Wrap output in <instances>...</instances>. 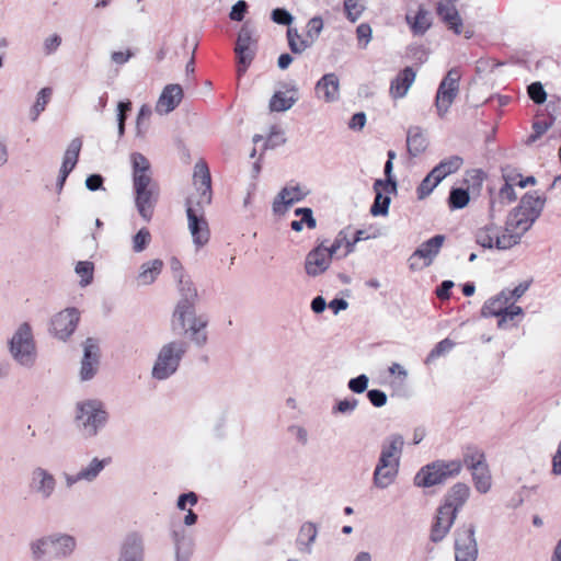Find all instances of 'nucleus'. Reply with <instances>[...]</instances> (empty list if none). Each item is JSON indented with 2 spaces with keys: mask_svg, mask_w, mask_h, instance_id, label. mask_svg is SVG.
<instances>
[{
  "mask_svg": "<svg viewBox=\"0 0 561 561\" xmlns=\"http://www.w3.org/2000/svg\"><path fill=\"white\" fill-rule=\"evenodd\" d=\"M135 206L140 217L149 222L159 199L160 190L152 179L149 160L139 152L130 154Z\"/></svg>",
  "mask_w": 561,
  "mask_h": 561,
  "instance_id": "nucleus-1",
  "label": "nucleus"
},
{
  "mask_svg": "<svg viewBox=\"0 0 561 561\" xmlns=\"http://www.w3.org/2000/svg\"><path fill=\"white\" fill-rule=\"evenodd\" d=\"M76 548V538L66 533H51L28 543L32 561L66 560L72 556Z\"/></svg>",
  "mask_w": 561,
  "mask_h": 561,
  "instance_id": "nucleus-2",
  "label": "nucleus"
},
{
  "mask_svg": "<svg viewBox=\"0 0 561 561\" xmlns=\"http://www.w3.org/2000/svg\"><path fill=\"white\" fill-rule=\"evenodd\" d=\"M8 348L12 359L21 367L31 369L37 360V346L33 328L28 322L18 325L8 341Z\"/></svg>",
  "mask_w": 561,
  "mask_h": 561,
  "instance_id": "nucleus-3",
  "label": "nucleus"
},
{
  "mask_svg": "<svg viewBox=\"0 0 561 561\" xmlns=\"http://www.w3.org/2000/svg\"><path fill=\"white\" fill-rule=\"evenodd\" d=\"M76 425L84 437H94L107 421V412L99 400H87L76 405Z\"/></svg>",
  "mask_w": 561,
  "mask_h": 561,
  "instance_id": "nucleus-4",
  "label": "nucleus"
},
{
  "mask_svg": "<svg viewBox=\"0 0 561 561\" xmlns=\"http://www.w3.org/2000/svg\"><path fill=\"white\" fill-rule=\"evenodd\" d=\"M188 344L182 340L168 342L158 352L151 375L157 380H165L174 375L186 354Z\"/></svg>",
  "mask_w": 561,
  "mask_h": 561,
  "instance_id": "nucleus-5",
  "label": "nucleus"
},
{
  "mask_svg": "<svg viewBox=\"0 0 561 561\" xmlns=\"http://www.w3.org/2000/svg\"><path fill=\"white\" fill-rule=\"evenodd\" d=\"M460 460H436L422 467L414 477V485L431 488L443 484L448 479L458 476L461 471Z\"/></svg>",
  "mask_w": 561,
  "mask_h": 561,
  "instance_id": "nucleus-6",
  "label": "nucleus"
},
{
  "mask_svg": "<svg viewBox=\"0 0 561 561\" xmlns=\"http://www.w3.org/2000/svg\"><path fill=\"white\" fill-rule=\"evenodd\" d=\"M536 218L528 216L520 209L514 208L505 222V231L497 239V249L507 250L519 243L522 236L529 230Z\"/></svg>",
  "mask_w": 561,
  "mask_h": 561,
  "instance_id": "nucleus-7",
  "label": "nucleus"
},
{
  "mask_svg": "<svg viewBox=\"0 0 561 561\" xmlns=\"http://www.w3.org/2000/svg\"><path fill=\"white\" fill-rule=\"evenodd\" d=\"M179 290L182 298L176 304L172 316V329H183L185 327V318L193 313L194 302L197 297V290L188 278L182 275L179 278Z\"/></svg>",
  "mask_w": 561,
  "mask_h": 561,
  "instance_id": "nucleus-8",
  "label": "nucleus"
},
{
  "mask_svg": "<svg viewBox=\"0 0 561 561\" xmlns=\"http://www.w3.org/2000/svg\"><path fill=\"white\" fill-rule=\"evenodd\" d=\"M455 561H477L476 526L465 524L455 530Z\"/></svg>",
  "mask_w": 561,
  "mask_h": 561,
  "instance_id": "nucleus-9",
  "label": "nucleus"
},
{
  "mask_svg": "<svg viewBox=\"0 0 561 561\" xmlns=\"http://www.w3.org/2000/svg\"><path fill=\"white\" fill-rule=\"evenodd\" d=\"M57 480L46 468L34 467L30 472L28 490L42 501L49 500L56 492Z\"/></svg>",
  "mask_w": 561,
  "mask_h": 561,
  "instance_id": "nucleus-10",
  "label": "nucleus"
},
{
  "mask_svg": "<svg viewBox=\"0 0 561 561\" xmlns=\"http://www.w3.org/2000/svg\"><path fill=\"white\" fill-rule=\"evenodd\" d=\"M459 79V71L453 68L447 72L446 77L439 83L436 93L435 105L437 108V113L440 117L447 113L448 108L450 107V105L453 104L454 100L458 94Z\"/></svg>",
  "mask_w": 561,
  "mask_h": 561,
  "instance_id": "nucleus-11",
  "label": "nucleus"
},
{
  "mask_svg": "<svg viewBox=\"0 0 561 561\" xmlns=\"http://www.w3.org/2000/svg\"><path fill=\"white\" fill-rule=\"evenodd\" d=\"M445 237L436 234L430 240L423 242L409 257V266L412 271L422 270L432 264L433 260L438 254Z\"/></svg>",
  "mask_w": 561,
  "mask_h": 561,
  "instance_id": "nucleus-12",
  "label": "nucleus"
},
{
  "mask_svg": "<svg viewBox=\"0 0 561 561\" xmlns=\"http://www.w3.org/2000/svg\"><path fill=\"white\" fill-rule=\"evenodd\" d=\"M255 41L253 39V30L249 23H244L238 34L234 51L237 54L239 64L243 67L238 68V73L241 76L251 64L254 57Z\"/></svg>",
  "mask_w": 561,
  "mask_h": 561,
  "instance_id": "nucleus-13",
  "label": "nucleus"
},
{
  "mask_svg": "<svg viewBox=\"0 0 561 561\" xmlns=\"http://www.w3.org/2000/svg\"><path fill=\"white\" fill-rule=\"evenodd\" d=\"M80 319L76 308H67L51 319V333L59 340L66 341L76 330Z\"/></svg>",
  "mask_w": 561,
  "mask_h": 561,
  "instance_id": "nucleus-14",
  "label": "nucleus"
},
{
  "mask_svg": "<svg viewBox=\"0 0 561 561\" xmlns=\"http://www.w3.org/2000/svg\"><path fill=\"white\" fill-rule=\"evenodd\" d=\"M400 461L397 458H387L380 455L374 470L373 481L376 488L386 489L392 484L398 476Z\"/></svg>",
  "mask_w": 561,
  "mask_h": 561,
  "instance_id": "nucleus-15",
  "label": "nucleus"
},
{
  "mask_svg": "<svg viewBox=\"0 0 561 561\" xmlns=\"http://www.w3.org/2000/svg\"><path fill=\"white\" fill-rule=\"evenodd\" d=\"M193 182L198 193L196 204L201 207L211 202V178L205 161L196 162L194 167Z\"/></svg>",
  "mask_w": 561,
  "mask_h": 561,
  "instance_id": "nucleus-16",
  "label": "nucleus"
},
{
  "mask_svg": "<svg viewBox=\"0 0 561 561\" xmlns=\"http://www.w3.org/2000/svg\"><path fill=\"white\" fill-rule=\"evenodd\" d=\"M208 325V318L206 316H196L195 308L192 314L185 318V327L182 329L188 335L190 340L197 346L203 347L208 341L206 327Z\"/></svg>",
  "mask_w": 561,
  "mask_h": 561,
  "instance_id": "nucleus-17",
  "label": "nucleus"
},
{
  "mask_svg": "<svg viewBox=\"0 0 561 561\" xmlns=\"http://www.w3.org/2000/svg\"><path fill=\"white\" fill-rule=\"evenodd\" d=\"M192 199L187 201V220L188 229L193 238V242L197 248L205 245L209 240L208 224L203 217L198 215L192 207Z\"/></svg>",
  "mask_w": 561,
  "mask_h": 561,
  "instance_id": "nucleus-18",
  "label": "nucleus"
},
{
  "mask_svg": "<svg viewBox=\"0 0 561 561\" xmlns=\"http://www.w3.org/2000/svg\"><path fill=\"white\" fill-rule=\"evenodd\" d=\"M331 260L332 257L328 253L324 242H321L307 254L305 261L306 273L312 277L324 273L329 268Z\"/></svg>",
  "mask_w": 561,
  "mask_h": 561,
  "instance_id": "nucleus-19",
  "label": "nucleus"
},
{
  "mask_svg": "<svg viewBox=\"0 0 561 561\" xmlns=\"http://www.w3.org/2000/svg\"><path fill=\"white\" fill-rule=\"evenodd\" d=\"M456 517L457 513H455V508H450V505L439 506L431 529V540L433 542L442 541L449 533Z\"/></svg>",
  "mask_w": 561,
  "mask_h": 561,
  "instance_id": "nucleus-20",
  "label": "nucleus"
},
{
  "mask_svg": "<svg viewBox=\"0 0 561 561\" xmlns=\"http://www.w3.org/2000/svg\"><path fill=\"white\" fill-rule=\"evenodd\" d=\"M308 192L299 185L285 186L273 202V211L283 215L295 203L302 201Z\"/></svg>",
  "mask_w": 561,
  "mask_h": 561,
  "instance_id": "nucleus-21",
  "label": "nucleus"
},
{
  "mask_svg": "<svg viewBox=\"0 0 561 561\" xmlns=\"http://www.w3.org/2000/svg\"><path fill=\"white\" fill-rule=\"evenodd\" d=\"M118 561H145L144 538L137 533L126 536Z\"/></svg>",
  "mask_w": 561,
  "mask_h": 561,
  "instance_id": "nucleus-22",
  "label": "nucleus"
},
{
  "mask_svg": "<svg viewBox=\"0 0 561 561\" xmlns=\"http://www.w3.org/2000/svg\"><path fill=\"white\" fill-rule=\"evenodd\" d=\"M183 99V90L180 84H168L164 87L156 104V112L160 115L174 111Z\"/></svg>",
  "mask_w": 561,
  "mask_h": 561,
  "instance_id": "nucleus-23",
  "label": "nucleus"
},
{
  "mask_svg": "<svg viewBox=\"0 0 561 561\" xmlns=\"http://www.w3.org/2000/svg\"><path fill=\"white\" fill-rule=\"evenodd\" d=\"M316 95L327 103L334 102L340 96V80L333 72L324 75L316 84Z\"/></svg>",
  "mask_w": 561,
  "mask_h": 561,
  "instance_id": "nucleus-24",
  "label": "nucleus"
},
{
  "mask_svg": "<svg viewBox=\"0 0 561 561\" xmlns=\"http://www.w3.org/2000/svg\"><path fill=\"white\" fill-rule=\"evenodd\" d=\"M415 80V72L411 67L404 68L401 72L398 73V76L391 81L390 84V95L393 99H401L403 98L409 89L411 88L412 83Z\"/></svg>",
  "mask_w": 561,
  "mask_h": 561,
  "instance_id": "nucleus-25",
  "label": "nucleus"
},
{
  "mask_svg": "<svg viewBox=\"0 0 561 561\" xmlns=\"http://www.w3.org/2000/svg\"><path fill=\"white\" fill-rule=\"evenodd\" d=\"M164 263L160 259H154L142 263L136 277L139 286L151 285L161 274Z\"/></svg>",
  "mask_w": 561,
  "mask_h": 561,
  "instance_id": "nucleus-26",
  "label": "nucleus"
},
{
  "mask_svg": "<svg viewBox=\"0 0 561 561\" xmlns=\"http://www.w3.org/2000/svg\"><path fill=\"white\" fill-rule=\"evenodd\" d=\"M407 148L411 157H417L427 148V138L419 126L408 129Z\"/></svg>",
  "mask_w": 561,
  "mask_h": 561,
  "instance_id": "nucleus-27",
  "label": "nucleus"
},
{
  "mask_svg": "<svg viewBox=\"0 0 561 561\" xmlns=\"http://www.w3.org/2000/svg\"><path fill=\"white\" fill-rule=\"evenodd\" d=\"M298 101L297 88L293 87L287 92H275L270 100V110L272 112H285Z\"/></svg>",
  "mask_w": 561,
  "mask_h": 561,
  "instance_id": "nucleus-28",
  "label": "nucleus"
},
{
  "mask_svg": "<svg viewBox=\"0 0 561 561\" xmlns=\"http://www.w3.org/2000/svg\"><path fill=\"white\" fill-rule=\"evenodd\" d=\"M511 302V297L506 290H502L495 297L489 299L482 307L481 313L483 317H497L502 318L506 305Z\"/></svg>",
  "mask_w": 561,
  "mask_h": 561,
  "instance_id": "nucleus-29",
  "label": "nucleus"
},
{
  "mask_svg": "<svg viewBox=\"0 0 561 561\" xmlns=\"http://www.w3.org/2000/svg\"><path fill=\"white\" fill-rule=\"evenodd\" d=\"M470 495V489L466 483H456L446 495L445 503L443 505H450V508H455V513L467 502Z\"/></svg>",
  "mask_w": 561,
  "mask_h": 561,
  "instance_id": "nucleus-30",
  "label": "nucleus"
},
{
  "mask_svg": "<svg viewBox=\"0 0 561 561\" xmlns=\"http://www.w3.org/2000/svg\"><path fill=\"white\" fill-rule=\"evenodd\" d=\"M318 529L313 523H305L299 530L297 538V548L300 552L310 554L312 543L316 541Z\"/></svg>",
  "mask_w": 561,
  "mask_h": 561,
  "instance_id": "nucleus-31",
  "label": "nucleus"
},
{
  "mask_svg": "<svg viewBox=\"0 0 561 561\" xmlns=\"http://www.w3.org/2000/svg\"><path fill=\"white\" fill-rule=\"evenodd\" d=\"M437 13L442 20L449 25V28H451L455 34L459 35L461 33L462 21L457 9L453 4L438 3Z\"/></svg>",
  "mask_w": 561,
  "mask_h": 561,
  "instance_id": "nucleus-32",
  "label": "nucleus"
},
{
  "mask_svg": "<svg viewBox=\"0 0 561 561\" xmlns=\"http://www.w3.org/2000/svg\"><path fill=\"white\" fill-rule=\"evenodd\" d=\"M172 539L175 546L176 560L186 561L192 552V541L187 538L185 529H173Z\"/></svg>",
  "mask_w": 561,
  "mask_h": 561,
  "instance_id": "nucleus-33",
  "label": "nucleus"
},
{
  "mask_svg": "<svg viewBox=\"0 0 561 561\" xmlns=\"http://www.w3.org/2000/svg\"><path fill=\"white\" fill-rule=\"evenodd\" d=\"M500 238H502V234H500L499 228L493 224L486 225L476 233L477 243L486 249L494 247L497 249V239Z\"/></svg>",
  "mask_w": 561,
  "mask_h": 561,
  "instance_id": "nucleus-34",
  "label": "nucleus"
},
{
  "mask_svg": "<svg viewBox=\"0 0 561 561\" xmlns=\"http://www.w3.org/2000/svg\"><path fill=\"white\" fill-rule=\"evenodd\" d=\"M471 472L477 491L483 494L489 492L491 489V473L488 463H476Z\"/></svg>",
  "mask_w": 561,
  "mask_h": 561,
  "instance_id": "nucleus-35",
  "label": "nucleus"
},
{
  "mask_svg": "<svg viewBox=\"0 0 561 561\" xmlns=\"http://www.w3.org/2000/svg\"><path fill=\"white\" fill-rule=\"evenodd\" d=\"M405 20L411 26L412 32L417 35L424 34L431 26L430 13L423 7L419 8L417 13L413 18L407 14Z\"/></svg>",
  "mask_w": 561,
  "mask_h": 561,
  "instance_id": "nucleus-36",
  "label": "nucleus"
},
{
  "mask_svg": "<svg viewBox=\"0 0 561 561\" xmlns=\"http://www.w3.org/2000/svg\"><path fill=\"white\" fill-rule=\"evenodd\" d=\"M404 445L403 436L400 434H392L381 446L380 455H385L387 458H397L400 461L402 449Z\"/></svg>",
  "mask_w": 561,
  "mask_h": 561,
  "instance_id": "nucleus-37",
  "label": "nucleus"
},
{
  "mask_svg": "<svg viewBox=\"0 0 561 561\" xmlns=\"http://www.w3.org/2000/svg\"><path fill=\"white\" fill-rule=\"evenodd\" d=\"M82 147V140L80 138H73L64 156L62 164L60 170L70 173L79 159V153Z\"/></svg>",
  "mask_w": 561,
  "mask_h": 561,
  "instance_id": "nucleus-38",
  "label": "nucleus"
},
{
  "mask_svg": "<svg viewBox=\"0 0 561 561\" xmlns=\"http://www.w3.org/2000/svg\"><path fill=\"white\" fill-rule=\"evenodd\" d=\"M542 207L543 201L538 195L525 194L520 201V204L516 208L537 219Z\"/></svg>",
  "mask_w": 561,
  "mask_h": 561,
  "instance_id": "nucleus-39",
  "label": "nucleus"
},
{
  "mask_svg": "<svg viewBox=\"0 0 561 561\" xmlns=\"http://www.w3.org/2000/svg\"><path fill=\"white\" fill-rule=\"evenodd\" d=\"M516 198L517 195L514 186H511L510 184H503L497 193V197L491 201V216H493L497 204L504 206L506 204L513 203L514 201H516Z\"/></svg>",
  "mask_w": 561,
  "mask_h": 561,
  "instance_id": "nucleus-40",
  "label": "nucleus"
},
{
  "mask_svg": "<svg viewBox=\"0 0 561 561\" xmlns=\"http://www.w3.org/2000/svg\"><path fill=\"white\" fill-rule=\"evenodd\" d=\"M53 90L50 88H43L37 93L36 101L30 111V118L32 122H36L39 114L45 110L47 103L50 100Z\"/></svg>",
  "mask_w": 561,
  "mask_h": 561,
  "instance_id": "nucleus-41",
  "label": "nucleus"
},
{
  "mask_svg": "<svg viewBox=\"0 0 561 561\" xmlns=\"http://www.w3.org/2000/svg\"><path fill=\"white\" fill-rule=\"evenodd\" d=\"M556 117L550 114H539L533 124L534 134L529 137L530 141H535L543 135L554 123Z\"/></svg>",
  "mask_w": 561,
  "mask_h": 561,
  "instance_id": "nucleus-42",
  "label": "nucleus"
},
{
  "mask_svg": "<svg viewBox=\"0 0 561 561\" xmlns=\"http://www.w3.org/2000/svg\"><path fill=\"white\" fill-rule=\"evenodd\" d=\"M374 191L376 196L370 213L374 216H385L388 214L391 199L388 195L382 194V191H385L382 187L374 188Z\"/></svg>",
  "mask_w": 561,
  "mask_h": 561,
  "instance_id": "nucleus-43",
  "label": "nucleus"
},
{
  "mask_svg": "<svg viewBox=\"0 0 561 561\" xmlns=\"http://www.w3.org/2000/svg\"><path fill=\"white\" fill-rule=\"evenodd\" d=\"M392 169L393 163L391 161H387L385 164V175L386 180L378 179L374 183V188L382 187L387 193H396L397 192V181L392 178Z\"/></svg>",
  "mask_w": 561,
  "mask_h": 561,
  "instance_id": "nucleus-44",
  "label": "nucleus"
},
{
  "mask_svg": "<svg viewBox=\"0 0 561 561\" xmlns=\"http://www.w3.org/2000/svg\"><path fill=\"white\" fill-rule=\"evenodd\" d=\"M107 460L93 458L90 463L82 468L79 472L84 481L91 482L96 479L100 472L105 468Z\"/></svg>",
  "mask_w": 561,
  "mask_h": 561,
  "instance_id": "nucleus-45",
  "label": "nucleus"
},
{
  "mask_svg": "<svg viewBox=\"0 0 561 561\" xmlns=\"http://www.w3.org/2000/svg\"><path fill=\"white\" fill-rule=\"evenodd\" d=\"M287 38L289 48L294 54H301L310 46L308 39H302L296 28L289 27L287 30Z\"/></svg>",
  "mask_w": 561,
  "mask_h": 561,
  "instance_id": "nucleus-46",
  "label": "nucleus"
},
{
  "mask_svg": "<svg viewBox=\"0 0 561 561\" xmlns=\"http://www.w3.org/2000/svg\"><path fill=\"white\" fill-rule=\"evenodd\" d=\"M470 201L469 193L463 188H453L449 194L448 203L451 209H461Z\"/></svg>",
  "mask_w": 561,
  "mask_h": 561,
  "instance_id": "nucleus-47",
  "label": "nucleus"
},
{
  "mask_svg": "<svg viewBox=\"0 0 561 561\" xmlns=\"http://www.w3.org/2000/svg\"><path fill=\"white\" fill-rule=\"evenodd\" d=\"M82 360L100 364V347L98 342L92 337H88L83 343Z\"/></svg>",
  "mask_w": 561,
  "mask_h": 561,
  "instance_id": "nucleus-48",
  "label": "nucleus"
},
{
  "mask_svg": "<svg viewBox=\"0 0 561 561\" xmlns=\"http://www.w3.org/2000/svg\"><path fill=\"white\" fill-rule=\"evenodd\" d=\"M454 346H455V343L450 339L442 340L428 353V355H427V357L425 359V364L428 365V364L433 363L436 358H438V357L447 354L449 351H451Z\"/></svg>",
  "mask_w": 561,
  "mask_h": 561,
  "instance_id": "nucleus-49",
  "label": "nucleus"
},
{
  "mask_svg": "<svg viewBox=\"0 0 561 561\" xmlns=\"http://www.w3.org/2000/svg\"><path fill=\"white\" fill-rule=\"evenodd\" d=\"M93 263L89 261H80L76 265V273L81 277L80 285L82 287L89 285L93 279Z\"/></svg>",
  "mask_w": 561,
  "mask_h": 561,
  "instance_id": "nucleus-50",
  "label": "nucleus"
},
{
  "mask_svg": "<svg viewBox=\"0 0 561 561\" xmlns=\"http://www.w3.org/2000/svg\"><path fill=\"white\" fill-rule=\"evenodd\" d=\"M151 241L150 231L147 228H141L134 237H133V251L136 253H140L147 249Z\"/></svg>",
  "mask_w": 561,
  "mask_h": 561,
  "instance_id": "nucleus-51",
  "label": "nucleus"
},
{
  "mask_svg": "<svg viewBox=\"0 0 561 561\" xmlns=\"http://www.w3.org/2000/svg\"><path fill=\"white\" fill-rule=\"evenodd\" d=\"M344 9L347 19L354 23L360 18L364 5L359 3V0H344Z\"/></svg>",
  "mask_w": 561,
  "mask_h": 561,
  "instance_id": "nucleus-52",
  "label": "nucleus"
},
{
  "mask_svg": "<svg viewBox=\"0 0 561 561\" xmlns=\"http://www.w3.org/2000/svg\"><path fill=\"white\" fill-rule=\"evenodd\" d=\"M322 28H323V21L320 16H314L309 20V22L307 24L306 37L310 39V41H308L310 43V45L318 38Z\"/></svg>",
  "mask_w": 561,
  "mask_h": 561,
  "instance_id": "nucleus-53",
  "label": "nucleus"
},
{
  "mask_svg": "<svg viewBox=\"0 0 561 561\" xmlns=\"http://www.w3.org/2000/svg\"><path fill=\"white\" fill-rule=\"evenodd\" d=\"M150 116H151L150 106L144 104L139 110L137 121H136L137 135H144L146 133Z\"/></svg>",
  "mask_w": 561,
  "mask_h": 561,
  "instance_id": "nucleus-54",
  "label": "nucleus"
},
{
  "mask_svg": "<svg viewBox=\"0 0 561 561\" xmlns=\"http://www.w3.org/2000/svg\"><path fill=\"white\" fill-rule=\"evenodd\" d=\"M462 158H460L459 156H451L447 159H444L442 160L438 165L439 168H442L444 170V172H446V175H450L455 172H457L460 167L462 165Z\"/></svg>",
  "mask_w": 561,
  "mask_h": 561,
  "instance_id": "nucleus-55",
  "label": "nucleus"
},
{
  "mask_svg": "<svg viewBox=\"0 0 561 561\" xmlns=\"http://www.w3.org/2000/svg\"><path fill=\"white\" fill-rule=\"evenodd\" d=\"M463 462L470 470L474 468L476 463H486L484 454L477 448L468 449L463 456Z\"/></svg>",
  "mask_w": 561,
  "mask_h": 561,
  "instance_id": "nucleus-56",
  "label": "nucleus"
},
{
  "mask_svg": "<svg viewBox=\"0 0 561 561\" xmlns=\"http://www.w3.org/2000/svg\"><path fill=\"white\" fill-rule=\"evenodd\" d=\"M61 36L58 34H51L46 37L43 42V54L45 56H50L55 54L61 45Z\"/></svg>",
  "mask_w": 561,
  "mask_h": 561,
  "instance_id": "nucleus-57",
  "label": "nucleus"
},
{
  "mask_svg": "<svg viewBox=\"0 0 561 561\" xmlns=\"http://www.w3.org/2000/svg\"><path fill=\"white\" fill-rule=\"evenodd\" d=\"M527 92L529 98L536 103V104H542L547 99V93L540 82H533L528 85Z\"/></svg>",
  "mask_w": 561,
  "mask_h": 561,
  "instance_id": "nucleus-58",
  "label": "nucleus"
},
{
  "mask_svg": "<svg viewBox=\"0 0 561 561\" xmlns=\"http://www.w3.org/2000/svg\"><path fill=\"white\" fill-rule=\"evenodd\" d=\"M437 185L438 184L435 183L434 179L430 178V174H427L416 188L417 198H426Z\"/></svg>",
  "mask_w": 561,
  "mask_h": 561,
  "instance_id": "nucleus-59",
  "label": "nucleus"
},
{
  "mask_svg": "<svg viewBox=\"0 0 561 561\" xmlns=\"http://www.w3.org/2000/svg\"><path fill=\"white\" fill-rule=\"evenodd\" d=\"M502 178L504 184H510L511 186H519L522 184V174L518 173L515 169L511 167H505L502 169Z\"/></svg>",
  "mask_w": 561,
  "mask_h": 561,
  "instance_id": "nucleus-60",
  "label": "nucleus"
},
{
  "mask_svg": "<svg viewBox=\"0 0 561 561\" xmlns=\"http://www.w3.org/2000/svg\"><path fill=\"white\" fill-rule=\"evenodd\" d=\"M358 405V401L356 399H344L339 401L332 409V413H341L347 414L352 413Z\"/></svg>",
  "mask_w": 561,
  "mask_h": 561,
  "instance_id": "nucleus-61",
  "label": "nucleus"
},
{
  "mask_svg": "<svg viewBox=\"0 0 561 561\" xmlns=\"http://www.w3.org/2000/svg\"><path fill=\"white\" fill-rule=\"evenodd\" d=\"M519 314H523V309L519 306H516L514 304L506 305L505 311H504L502 318L499 319V321H497V327L501 329L504 328L507 320H513L515 316H519Z\"/></svg>",
  "mask_w": 561,
  "mask_h": 561,
  "instance_id": "nucleus-62",
  "label": "nucleus"
},
{
  "mask_svg": "<svg viewBox=\"0 0 561 561\" xmlns=\"http://www.w3.org/2000/svg\"><path fill=\"white\" fill-rule=\"evenodd\" d=\"M369 379L366 375H359L355 378H352L347 386L348 389L355 393H362L364 392L368 387Z\"/></svg>",
  "mask_w": 561,
  "mask_h": 561,
  "instance_id": "nucleus-63",
  "label": "nucleus"
},
{
  "mask_svg": "<svg viewBox=\"0 0 561 561\" xmlns=\"http://www.w3.org/2000/svg\"><path fill=\"white\" fill-rule=\"evenodd\" d=\"M295 215L301 217L300 221H301L302 225L305 224L307 226V228H309V229H314L316 228L317 221H316V219L313 217V213H312L311 208H307V207H305V208H297L295 210Z\"/></svg>",
  "mask_w": 561,
  "mask_h": 561,
  "instance_id": "nucleus-64",
  "label": "nucleus"
}]
</instances>
